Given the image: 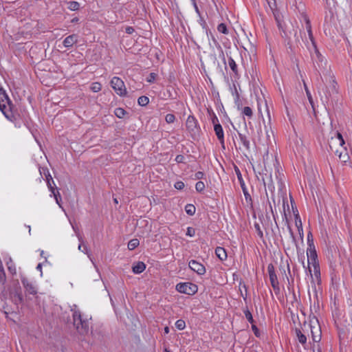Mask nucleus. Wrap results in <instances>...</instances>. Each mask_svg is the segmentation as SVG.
Returning <instances> with one entry per match:
<instances>
[{
  "instance_id": "obj_1",
  "label": "nucleus",
  "mask_w": 352,
  "mask_h": 352,
  "mask_svg": "<svg viewBox=\"0 0 352 352\" xmlns=\"http://www.w3.org/2000/svg\"><path fill=\"white\" fill-rule=\"evenodd\" d=\"M305 21L306 30L310 41V43L307 41V47L310 52L314 68L320 76L316 89L321 102L326 106L330 99L338 93V85L330 67L327 66V60L322 56L316 47L309 20L305 18Z\"/></svg>"
},
{
  "instance_id": "obj_2",
  "label": "nucleus",
  "mask_w": 352,
  "mask_h": 352,
  "mask_svg": "<svg viewBox=\"0 0 352 352\" xmlns=\"http://www.w3.org/2000/svg\"><path fill=\"white\" fill-rule=\"evenodd\" d=\"M0 110L10 121L14 122L16 120L14 105L1 88H0Z\"/></svg>"
},
{
  "instance_id": "obj_3",
  "label": "nucleus",
  "mask_w": 352,
  "mask_h": 352,
  "mask_svg": "<svg viewBox=\"0 0 352 352\" xmlns=\"http://www.w3.org/2000/svg\"><path fill=\"white\" fill-rule=\"evenodd\" d=\"M72 309L73 311L74 324L80 334H86L89 331V323L87 318H83L80 311L76 309V305Z\"/></svg>"
},
{
  "instance_id": "obj_4",
  "label": "nucleus",
  "mask_w": 352,
  "mask_h": 352,
  "mask_svg": "<svg viewBox=\"0 0 352 352\" xmlns=\"http://www.w3.org/2000/svg\"><path fill=\"white\" fill-rule=\"evenodd\" d=\"M111 86L120 96H124L126 94V89L124 82L118 77H113L111 80Z\"/></svg>"
},
{
  "instance_id": "obj_5",
  "label": "nucleus",
  "mask_w": 352,
  "mask_h": 352,
  "mask_svg": "<svg viewBox=\"0 0 352 352\" xmlns=\"http://www.w3.org/2000/svg\"><path fill=\"white\" fill-rule=\"evenodd\" d=\"M177 292L188 295H192L197 292V286L192 283H180L176 285Z\"/></svg>"
},
{
  "instance_id": "obj_6",
  "label": "nucleus",
  "mask_w": 352,
  "mask_h": 352,
  "mask_svg": "<svg viewBox=\"0 0 352 352\" xmlns=\"http://www.w3.org/2000/svg\"><path fill=\"white\" fill-rule=\"evenodd\" d=\"M21 283L25 292L32 295H35L37 293V289L34 283L28 280L26 277H21Z\"/></svg>"
},
{
  "instance_id": "obj_7",
  "label": "nucleus",
  "mask_w": 352,
  "mask_h": 352,
  "mask_svg": "<svg viewBox=\"0 0 352 352\" xmlns=\"http://www.w3.org/2000/svg\"><path fill=\"white\" fill-rule=\"evenodd\" d=\"M307 254L308 258V266H309V265H313L315 263H318L317 261V254L314 244H309V248L307 250Z\"/></svg>"
},
{
  "instance_id": "obj_8",
  "label": "nucleus",
  "mask_w": 352,
  "mask_h": 352,
  "mask_svg": "<svg viewBox=\"0 0 352 352\" xmlns=\"http://www.w3.org/2000/svg\"><path fill=\"white\" fill-rule=\"evenodd\" d=\"M314 267V274H311V270L309 266H308L309 272L310 273L311 277V283L315 284V283H317L318 285L320 283V267L319 263H315L313 265Z\"/></svg>"
},
{
  "instance_id": "obj_9",
  "label": "nucleus",
  "mask_w": 352,
  "mask_h": 352,
  "mask_svg": "<svg viewBox=\"0 0 352 352\" xmlns=\"http://www.w3.org/2000/svg\"><path fill=\"white\" fill-rule=\"evenodd\" d=\"M189 267L194 272H197L199 275H203L206 273L205 267L200 263L195 260H191L189 262Z\"/></svg>"
},
{
  "instance_id": "obj_10",
  "label": "nucleus",
  "mask_w": 352,
  "mask_h": 352,
  "mask_svg": "<svg viewBox=\"0 0 352 352\" xmlns=\"http://www.w3.org/2000/svg\"><path fill=\"white\" fill-rule=\"evenodd\" d=\"M186 125L188 131L191 133H195L197 131V121L194 116L188 117Z\"/></svg>"
},
{
  "instance_id": "obj_11",
  "label": "nucleus",
  "mask_w": 352,
  "mask_h": 352,
  "mask_svg": "<svg viewBox=\"0 0 352 352\" xmlns=\"http://www.w3.org/2000/svg\"><path fill=\"white\" fill-rule=\"evenodd\" d=\"M78 36L77 34H71L67 36L63 41L64 47L69 48L78 42Z\"/></svg>"
},
{
  "instance_id": "obj_12",
  "label": "nucleus",
  "mask_w": 352,
  "mask_h": 352,
  "mask_svg": "<svg viewBox=\"0 0 352 352\" xmlns=\"http://www.w3.org/2000/svg\"><path fill=\"white\" fill-rule=\"evenodd\" d=\"M214 131L221 144L224 146V133L220 124H214Z\"/></svg>"
},
{
  "instance_id": "obj_13",
  "label": "nucleus",
  "mask_w": 352,
  "mask_h": 352,
  "mask_svg": "<svg viewBox=\"0 0 352 352\" xmlns=\"http://www.w3.org/2000/svg\"><path fill=\"white\" fill-rule=\"evenodd\" d=\"M312 340L314 342H318L321 339V331L319 327L309 325Z\"/></svg>"
},
{
  "instance_id": "obj_14",
  "label": "nucleus",
  "mask_w": 352,
  "mask_h": 352,
  "mask_svg": "<svg viewBox=\"0 0 352 352\" xmlns=\"http://www.w3.org/2000/svg\"><path fill=\"white\" fill-rule=\"evenodd\" d=\"M146 269V265L141 261L135 263L132 267V271L134 274H138L142 273Z\"/></svg>"
},
{
  "instance_id": "obj_15",
  "label": "nucleus",
  "mask_w": 352,
  "mask_h": 352,
  "mask_svg": "<svg viewBox=\"0 0 352 352\" xmlns=\"http://www.w3.org/2000/svg\"><path fill=\"white\" fill-rule=\"evenodd\" d=\"M215 254L222 261H225L228 256L226 250L221 247H217L216 248Z\"/></svg>"
},
{
  "instance_id": "obj_16",
  "label": "nucleus",
  "mask_w": 352,
  "mask_h": 352,
  "mask_svg": "<svg viewBox=\"0 0 352 352\" xmlns=\"http://www.w3.org/2000/svg\"><path fill=\"white\" fill-rule=\"evenodd\" d=\"M296 334L298 342L302 345L306 344L307 337L300 329H296Z\"/></svg>"
},
{
  "instance_id": "obj_17",
  "label": "nucleus",
  "mask_w": 352,
  "mask_h": 352,
  "mask_svg": "<svg viewBox=\"0 0 352 352\" xmlns=\"http://www.w3.org/2000/svg\"><path fill=\"white\" fill-rule=\"evenodd\" d=\"M239 137L240 139L241 142L243 145V146L245 148L246 150H250V143L248 138L241 133H239Z\"/></svg>"
},
{
  "instance_id": "obj_18",
  "label": "nucleus",
  "mask_w": 352,
  "mask_h": 352,
  "mask_svg": "<svg viewBox=\"0 0 352 352\" xmlns=\"http://www.w3.org/2000/svg\"><path fill=\"white\" fill-rule=\"evenodd\" d=\"M46 179H47V186H48L50 190L52 192V193L54 192H56L55 188H54L55 183H54L52 176L50 175H48V176H47Z\"/></svg>"
},
{
  "instance_id": "obj_19",
  "label": "nucleus",
  "mask_w": 352,
  "mask_h": 352,
  "mask_svg": "<svg viewBox=\"0 0 352 352\" xmlns=\"http://www.w3.org/2000/svg\"><path fill=\"white\" fill-rule=\"evenodd\" d=\"M228 65L232 71L236 75L238 74L237 65L232 57L228 58Z\"/></svg>"
},
{
  "instance_id": "obj_20",
  "label": "nucleus",
  "mask_w": 352,
  "mask_h": 352,
  "mask_svg": "<svg viewBox=\"0 0 352 352\" xmlns=\"http://www.w3.org/2000/svg\"><path fill=\"white\" fill-rule=\"evenodd\" d=\"M140 244V241L138 239H133L129 241L128 243V248L130 250H134L135 248H137Z\"/></svg>"
},
{
  "instance_id": "obj_21",
  "label": "nucleus",
  "mask_w": 352,
  "mask_h": 352,
  "mask_svg": "<svg viewBox=\"0 0 352 352\" xmlns=\"http://www.w3.org/2000/svg\"><path fill=\"white\" fill-rule=\"evenodd\" d=\"M80 3L77 1H70L68 3V9L72 11L79 10Z\"/></svg>"
},
{
  "instance_id": "obj_22",
  "label": "nucleus",
  "mask_w": 352,
  "mask_h": 352,
  "mask_svg": "<svg viewBox=\"0 0 352 352\" xmlns=\"http://www.w3.org/2000/svg\"><path fill=\"white\" fill-rule=\"evenodd\" d=\"M196 208L192 204H187L185 207L186 212L192 216L195 213Z\"/></svg>"
},
{
  "instance_id": "obj_23",
  "label": "nucleus",
  "mask_w": 352,
  "mask_h": 352,
  "mask_svg": "<svg viewBox=\"0 0 352 352\" xmlns=\"http://www.w3.org/2000/svg\"><path fill=\"white\" fill-rule=\"evenodd\" d=\"M115 115L119 118H123L126 114V111L122 108H116L114 111Z\"/></svg>"
},
{
  "instance_id": "obj_24",
  "label": "nucleus",
  "mask_w": 352,
  "mask_h": 352,
  "mask_svg": "<svg viewBox=\"0 0 352 352\" xmlns=\"http://www.w3.org/2000/svg\"><path fill=\"white\" fill-rule=\"evenodd\" d=\"M148 102V98L144 96H140L138 100V104L140 106H146Z\"/></svg>"
},
{
  "instance_id": "obj_25",
  "label": "nucleus",
  "mask_w": 352,
  "mask_h": 352,
  "mask_svg": "<svg viewBox=\"0 0 352 352\" xmlns=\"http://www.w3.org/2000/svg\"><path fill=\"white\" fill-rule=\"evenodd\" d=\"M304 86H305V91H306V94H307V98L309 100V103L311 104L312 106V108L314 109V100H313V98H312V96L311 94V92L309 90L308 87H307L306 84L304 83Z\"/></svg>"
},
{
  "instance_id": "obj_26",
  "label": "nucleus",
  "mask_w": 352,
  "mask_h": 352,
  "mask_svg": "<svg viewBox=\"0 0 352 352\" xmlns=\"http://www.w3.org/2000/svg\"><path fill=\"white\" fill-rule=\"evenodd\" d=\"M101 89H102V85L100 82H93L91 85V89L94 92H98L101 90Z\"/></svg>"
},
{
  "instance_id": "obj_27",
  "label": "nucleus",
  "mask_w": 352,
  "mask_h": 352,
  "mask_svg": "<svg viewBox=\"0 0 352 352\" xmlns=\"http://www.w3.org/2000/svg\"><path fill=\"white\" fill-rule=\"evenodd\" d=\"M243 313L248 321L252 324L254 322V320L250 311L248 309H245L243 311Z\"/></svg>"
},
{
  "instance_id": "obj_28",
  "label": "nucleus",
  "mask_w": 352,
  "mask_h": 352,
  "mask_svg": "<svg viewBox=\"0 0 352 352\" xmlns=\"http://www.w3.org/2000/svg\"><path fill=\"white\" fill-rule=\"evenodd\" d=\"M53 196L54 197V199L56 200V204L59 206L60 208H62L60 201H61V197L60 195V192L56 190V192H52Z\"/></svg>"
},
{
  "instance_id": "obj_29",
  "label": "nucleus",
  "mask_w": 352,
  "mask_h": 352,
  "mask_svg": "<svg viewBox=\"0 0 352 352\" xmlns=\"http://www.w3.org/2000/svg\"><path fill=\"white\" fill-rule=\"evenodd\" d=\"M217 30L219 32H221L224 34H227L228 33L226 25L223 23L218 25Z\"/></svg>"
},
{
  "instance_id": "obj_30",
  "label": "nucleus",
  "mask_w": 352,
  "mask_h": 352,
  "mask_svg": "<svg viewBox=\"0 0 352 352\" xmlns=\"http://www.w3.org/2000/svg\"><path fill=\"white\" fill-rule=\"evenodd\" d=\"M269 277L272 285H274L276 283H278L276 273H271L269 274Z\"/></svg>"
},
{
  "instance_id": "obj_31",
  "label": "nucleus",
  "mask_w": 352,
  "mask_h": 352,
  "mask_svg": "<svg viewBox=\"0 0 352 352\" xmlns=\"http://www.w3.org/2000/svg\"><path fill=\"white\" fill-rule=\"evenodd\" d=\"M175 327L179 330H183L186 327V323H185L184 320H178L175 322Z\"/></svg>"
},
{
  "instance_id": "obj_32",
  "label": "nucleus",
  "mask_w": 352,
  "mask_h": 352,
  "mask_svg": "<svg viewBox=\"0 0 352 352\" xmlns=\"http://www.w3.org/2000/svg\"><path fill=\"white\" fill-rule=\"evenodd\" d=\"M196 190L198 192H202L205 188V184L203 182H198L195 185Z\"/></svg>"
},
{
  "instance_id": "obj_33",
  "label": "nucleus",
  "mask_w": 352,
  "mask_h": 352,
  "mask_svg": "<svg viewBox=\"0 0 352 352\" xmlns=\"http://www.w3.org/2000/svg\"><path fill=\"white\" fill-rule=\"evenodd\" d=\"M165 120L167 123H173L175 120V116L172 113H168L165 117Z\"/></svg>"
},
{
  "instance_id": "obj_34",
  "label": "nucleus",
  "mask_w": 352,
  "mask_h": 352,
  "mask_svg": "<svg viewBox=\"0 0 352 352\" xmlns=\"http://www.w3.org/2000/svg\"><path fill=\"white\" fill-rule=\"evenodd\" d=\"M243 113L246 116L251 118L252 116V110L250 107H245L243 110Z\"/></svg>"
},
{
  "instance_id": "obj_35",
  "label": "nucleus",
  "mask_w": 352,
  "mask_h": 352,
  "mask_svg": "<svg viewBox=\"0 0 352 352\" xmlns=\"http://www.w3.org/2000/svg\"><path fill=\"white\" fill-rule=\"evenodd\" d=\"M157 74L155 73H151L147 78V81L149 82H153L155 81L156 78Z\"/></svg>"
},
{
  "instance_id": "obj_36",
  "label": "nucleus",
  "mask_w": 352,
  "mask_h": 352,
  "mask_svg": "<svg viewBox=\"0 0 352 352\" xmlns=\"http://www.w3.org/2000/svg\"><path fill=\"white\" fill-rule=\"evenodd\" d=\"M254 227H255V228L256 230L258 235L261 238H262L263 236V232H262V230H261V229L260 228V226L258 223H255Z\"/></svg>"
},
{
  "instance_id": "obj_37",
  "label": "nucleus",
  "mask_w": 352,
  "mask_h": 352,
  "mask_svg": "<svg viewBox=\"0 0 352 352\" xmlns=\"http://www.w3.org/2000/svg\"><path fill=\"white\" fill-rule=\"evenodd\" d=\"M252 329L254 331V333L256 337L260 336L259 330L254 323L252 324Z\"/></svg>"
},
{
  "instance_id": "obj_38",
  "label": "nucleus",
  "mask_w": 352,
  "mask_h": 352,
  "mask_svg": "<svg viewBox=\"0 0 352 352\" xmlns=\"http://www.w3.org/2000/svg\"><path fill=\"white\" fill-rule=\"evenodd\" d=\"M175 188L178 189V190H182L184 188V182H177L175 184Z\"/></svg>"
},
{
  "instance_id": "obj_39",
  "label": "nucleus",
  "mask_w": 352,
  "mask_h": 352,
  "mask_svg": "<svg viewBox=\"0 0 352 352\" xmlns=\"http://www.w3.org/2000/svg\"><path fill=\"white\" fill-rule=\"evenodd\" d=\"M241 188L243 189V192L244 193L245 199H248V197H250V195H249V193L247 191V189H246V187L245 186L244 182H241Z\"/></svg>"
},
{
  "instance_id": "obj_40",
  "label": "nucleus",
  "mask_w": 352,
  "mask_h": 352,
  "mask_svg": "<svg viewBox=\"0 0 352 352\" xmlns=\"http://www.w3.org/2000/svg\"><path fill=\"white\" fill-rule=\"evenodd\" d=\"M12 259L10 258V259H9V262H8V263H7L8 270H9L11 272H14V273H15V267H14L12 268Z\"/></svg>"
},
{
  "instance_id": "obj_41",
  "label": "nucleus",
  "mask_w": 352,
  "mask_h": 352,
  "mask_svg": "<svg viewBox=\"0 0 352 352\" xmlns=\"http://www.w3.org/2000/svg\"><path fill=\"white\" fill-rule=\"evenodd\" d=\"M184 156L182 155H178L176 156L175 157V161L177 162V163H183L184 161Z\"/></svg>"
},
{
  "instance_id": "obj_42",
  "label": "nucleus",
  "mask_w": 352,
  "mask_h": 352,
  "mask_svg": "<svg viewBox=\"0 0 352 352\" xmlns=\"http://www.w3.org/2000/svg\"><path fill=\"white\" fill-rule=\"evenodd\" d=\"M283 210L284 214L286 216V208H287V210H289V204L287 203V201L285 199H283Z\"/></svg>"
},
{
  "instance_id": "obj_43",
  "label": "nucleus",
  "mask_w": 352,
  "mask_h": 352,
  "mask_svg": "<svg viewBox=\"0 0 352 352\" xmlns=\"http://www.w3.org/2000/svg\"><path fill=\"white\" fill-rule=\"evenodd\" d=\"M204 176V173L201 171H198L195 173V177L196 179H203Z\"/></svg>"
},
{
  "instance_id": "obj_44",
  "label": "nucleus",
  "mask_w": 352,
  "mask_h": 352,
  "mask_svg": "<svg viewBox=\"0 0 352 352\" xmlns=\"http://www.w3.org/2000/svg\"><path fill=\"white\" fill-rule=\"evenodd\" d=\"M78 250L82 252H85L86 254H87V248L85 245H83L82 244H80L78 245Z\"/></svg>"
},
{
  "instance_id": "obj_45",
  "label": "nucleus",
  "mask_w": 352,
  "mask_h": 352,
  "mask_svg": "<svg viewBox=\"0 0 352 352\" xmlns=\"http://www.w3.org/2000/svg\"><path fill=\"white\" fill-rule=\"evenodd\" d=\"M267 272H268L269 274H270L271 273H275L274 267V265L272 264L268 265V266H267Z\"/></svg>"
},
{
  "instance_id": "obj_46",
  "label": "nucleus",
  "mask_w": 352,
  "mask_h": 352,
  "mask_svg": "<svg viewBox=\"0 0 352 352\" xmlns=\"http://www.w3.org/2000/svg\"><path fill=\"white\" fill-rule=\"evenodd\" d=\"M272 287H273L274 292L278 294L280 292V287H279V284L278 283H276V285H272Z\"/></svg>"
},
{
  "instance_id": "obj_47",
  "label": "nucleus",
  "mask_w": 352,
  "mask_h": 352,
  "mask_svg": "<svg viewBox=\"0 0 352 352\" xmlns=\"http://www.w3.org/2000/svg\"><path fill=\"white\" fill-rule=\"evenodd\" d=\"M338 138L340 141V144L341 146H342L344 144V139H343L342 135L340 133H338Z\"/></svg>"
},
{
  "instance_id": "obj_48",
  "label": "nucleus",
  "mask_w": 352,
  "mask_h": 352,
  "mask_svg": "<svg viewBox=\"0 0 352 352\" xmlns=\"http://www.w3.org/2000/svg\"><path fill=\"white\" fill-rule=\"evenodd\" d=\"M186 234H187V235H189V236H194V234H195V231H194V230H192L191 228H188Z\"/></svg>"
},
{
  "instance_id": "obj_49",
  "label": "nucleus",
  "mask_w": 352,
  "mask_h": 352,
  "mask_svg": "<svg viewBox=\"0 0 352 352\" xmlns=\"http://www.w3.org/2000/svg\"><path fill=\"white\" fill-rule=\"evenodd\" d=\"M134 32V29L132 27H126V32L127 34H132Z\"/></svg>"
},
{
  "instance_id": "obj_50",
  "label": "nucleus",
  "mask_w": 352,
  "mask_h": 352,
  "mask_svg": "<svg viewBox=\"0 0 352 352\" xmlns=\"http://www.w3.org/2000/svg\"><path fill=\"white\" fill-rule=\"evenodd\" d=\"M236 174H237L238 179H239L240 182H243V181L242 179L241 174L239 170L237 169L236 170Z\"/></svg>"
},
{
  "instance_id": "obj_51",
  "label": "nucleus",
  "mask_w": 352,
  "mask_h": 352,
  "mask_svg": "<svg viewBox=\"0 0 352 352\" xmlns=\"http://www.w3.org/2000/svg\"><path fill=\"white\" fill-rule=\"evenodd\" d=\"M339 157L344 162H345L346 161V159L348 158V157H347V155L346 154L344 155L343 156H342V154H340Z\"/></svg>"
},
{
  "instance_id": "obj_52",
  "label": "nucleus",
  "mask_w": 352,
  "mask_h": 352,
  "mask_svg": "<svg viewBox=\"0 0 352 352\" xmlns=\"http://www.w3.org/2000/svg\"><path fill=\"white\" fill-rule=\"evenodd\" d=\"M275 18H276V22H277V25H278L279 30L282 29L281 23H280V21L278 19V17L276 15H275Z\"/></svg>"
},
{
  "instance_id": "obj_53",
  "label": "nucleus",
  "mask_w": 352,
  "mask_h": 352,
  "mask_svg": "<svg viewBox=\"0 0 352 352\" xmlns=\"http://www.w3.org/2000/svg\"><path fill=\"white\" fill-rule=\"evenodd\" d=\"M311 236V233H309V234H307V240H308V243H309V244H313V241H312V240H310Z\"/></svg>"
},
{
  "instance_id": "obj_54",
  "label": "nucleus",
  "mask_w": 352,
  "mask_h": 352,
  "mask_svg": "<svg viewBox=\"0 0 352 352\" xmlns=\"http://www.w3.org/2000/svg\"><path fill=\"white\" fill-rule=\"evenodd\" d=\"M212 123L214 124H219L218 123V118H217V116H214L213 118H212Z\"/></svg>"
},
{
  "instance_id": "obj_55",
  "label": "nucleus",
  "mask_w": 352,
  "mask_h": 352,
  "mask_svg": "<svg viewBox=\"0 0 352 352\" xmlns=\"http://www.w3.org/2000/svg\"><path fill=\"white\" fill-rule=\"evenodd\" d=\"M36 269L39 271H41V272L42 273V264L41 263H38L37 267H36Z\"/></svg>"
},
{
  "instance_id": "obj_56",
  "label": "nucleus",
  "mask_w": 352,
  "mask_h": 352,
  "mask_svg": "<svg viewBox=\"0 0 352 352\" xmlns=\"http://www.w3.org/2000/svg\"><path fill=\"white\" fill-rule=\"evenodd\" d=\"M78 21V18L75 17L73 19H72V23H77Z\"/></svg>"
},
{
  "instance_id": "obj_57",
  "label": "nucleus",
  "mask_w": 352,
  "mask_h": 352,
  "mask_svg": "<svg viewBox=\"0 0 352 352\" xmlns=\"http://www.w3.org/2000/svg\"><path fill=\"white\" fill-rule=\"evenodd\" d=\"M266 111H267V116H268V118H269V120L270 121L271 118H270V115L269 109L267 108Z\"/></svg>"
},
{
  "instance_id": "obj_58",
  "label": "nucleus",
  "mask_w": 352,
  "mask_h": 352,
  "mask_svg": "<svg viewBox=\"0 0 352 352\" xmlns=\"http://www.w3.org/2000/svg\"><path fill=\"white\" fill-rule=\"evenodd\" d=\"M164 331H165V333H168V331H169L168 327H165V329H164Z\"/></svg>"
},
{
  "instance_id": "obj_59",
  "label": "nucleus",
  "mask_w": 352,
  "mask_h": 352,
  "mask_svg": "<svg viewBox=\"0 0 352 352\" xmlns=\"http://www.w3.org/2000/svg\"><path fill=\"white\" fill-rule=\"evenodd\" d=\"M289 231H290V233H291V235L292 236V237L294 238V235H293V232L292 231V230L289 228Z\"/></svg>"
},
{
  "instance_id": "obj_60",
  "label": "nucleus",
  "mask_w": 352,
  "mask_h": 352,
  "mask_svg": "<svg viewBox=\"0 0 352 352\" xmlns=\"http://www.w3.org/2000/svg\"><path fill=\"white\" fill-rule=\"evenodd\" d=\"M195 10H196L197 11H198V8H197V5H196V4H195Z\"/></svg>"
},
{
  "instance_id": "obj_61",
  "label": "nucleus",
  "mask_w": 352,
  "mask_h": 352,
  "mask_svg": "<svg viewBox=\"0 0 352 352\" xmlns=\"http://www.w3.org/2000/svg\"><path fill=\"white\" fill-rule=\"evenodd\" d=\"M113 201H114V202H115L116 204H118V200H117V199H113Z\"/></svg>"
},
{
  "instance_id": "obj_62",
  "label": "nucleus",
  "mask_w": 352,
  "mask_h": 352,
  "mask_svg": "<svg viewBox=\"0 0 352 352\" xmlns=\"http://www.w3.org/2000/svg\"><path fill=\"white\" fill-rule=\"evenodd\" d=\"M4 313H5V314H6V318H8V312L4 311Z\"/></svg>"
},
{
  "instance_id": "obj_63",
  "label": "nucleus",
  "mask_w": 352,
  "mask_h": 352,
  "mask_svg": "<svg viewBox=\"0 0 352 352\" xmlns=\"http://www.w3.org/2000/svg\"><path fill=\"white\" fill-rule=\"evenodd\" d=\"M19 298L20 300H22V297L20 295L19 296Z\"/></svg>"
},
{
  "instance_id": "obj_64",
  "label": "nucleus",
  "mask_w": 352,
  "mask_h": 352,
  "mask_svg": "<svg viewBox=\"0 0 352 352\" xmlns=\"http://www.w3.org/2000/svg\"><path fill=\"white\" fill-rule=\"evenodd\" d=\"M164 351L165 352H170V351H168L167 349H165Z\"/></svg>"
}]
</instances>
